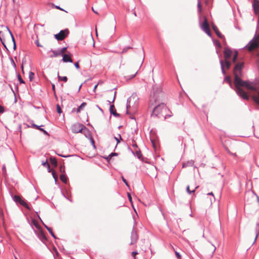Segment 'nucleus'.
<instances>
[{
	"mask_svg": "<svg viewBox=\"0 0 259 259\" xmlns=\"http://www.w3.org/2000/svg\"><path fill=\"white\" fill-rule=\"evenodd\" d=\"M132 49V48L130 47H125L123 49V50L121 52V54H124V53H126L129 49Z\"/></svg>",
	"mask_w": 259,
	"mask_h": 259,
	"instance_id": "32",
	"label": "nucleus"
},
{
	"mask_svg": "<svg viewBox=\"0 0 259 259\" xmlns=\"http://www.w3.org/2000/svg\"><path fill=\"white\" fill-rule=\"evenodd\" d=\"M0 40L6 49L8 50V48L12 47L15 49L16 44L14 37L8 27H5L0 31Z\"/></svg>",
	"mask_w": 259,
	"mask_h": 259,
	"instance_id": "2",
	"label": "nucleus"
},
{
	"mask_svg": "<svg viewBox=\"0 0 259 259\" xmlns=\"http://www.w3.org/2000/svg\"><path fill=\"white\" fill-rule=\"evenodd\" d=\"M258 234H259V223L257 225L255 230V237H254L253 243L256 241Z\"/></svg>",
	"mask_w": 259,
	"mask_h": 259,
	"instance_id": "20",
	"label": "nucleus"
},
{
	"mask_svg": "<svg viewBox=\"0 0 259 259\" xmlns=\"http://www.w3.org/2000/svg\"><path fill=\"white\" fill-rule=\"evenodd\" d=\"M45 227L47 228V229L48 230V231L49 232H51V230L52 229L51 228H49V227H47L46 226H45Z\"/></svg>",
	"mask_w": 259,
	"mask_h": 259,
	"instance_id": "60",
	"label": "nucleus"
},
{
	"mask_svg": "<svg viewBox=\"0 0 259 259\" xmlns=\"http://www.w3.org/2000/svg\"><path fill=\"white\" fill-rule=\"evenodd\" d=\"M220 64L221 65L222 73L225 75L226 74V69L228 70L230 69L231 67V62L229 60H221L220 61Z\"/></svg>",
	"mask_w": 259,
	"mask_h": 259,
	"instance_id": "7",
	"label": "nucleus"
},
{
	"mask_svg": "<svg viewBox=\"0 0 259 259\" xmlns=\"http://www.w3.org/2000/svg\"><path fill=\"white\" fill-rule=\"evenodd\" d=\"M87 104L85 102H83L76 109V112L79 113L82 110L84 107L87 106Z\"/></svg>",
	"mask_w": 259,
	"mask_h": 259,
	"instance_id": "19",
	"label": "nucleus"
},
{
	"mask_svg": "<svg viewBox=\"0 0 259 259\" xmlns=\"http://www.w3.org/2000/svg\"><path fill=\"white\" fill-rule=\"evenodd\" d=\"M60 179L61 181L64 183H66L67 182V178L64 175H61L60 176Z\"/></svg>",
	"mask_w": 259,
	"mask_h": 259,
	"instance_id": "24",
	"label": "nucleus"
},
{
	"mask_svg": "<svg viewBox=\"0 0 259 259\" xmlns=\"http://www.w3.org/2000/svg\"><path fill=\"white\" fill-rule=\"evenodd\" d=\"M194 186L195 187V189L192 191L190 190L189 186H188L187 187V191L189 194H191L192 193L195 192L196 189L198 188V186H196V184L194 185Z\"/></svg>",
	"mask_w": 259,
	"mask_h": 259,
	"instance_id": "23",
	"label": "nucleus"
},
{
	"mask_svg": "<svg viewBox=\"0 0 259 259\" xmlns=\"http://www.w3.org/2000/svg\"><path fill=\"white\" fill-rule=\"evenodd\" d=\"M137 155L139 158H140V156L141 155L140 151H136Z\"/></svg>",
	"mask_w": 259,
	"mask_h": 259,
	"instance_id": "51",
	"label": "nucleus"
},
{
	"mask_svg": "<svg viewBox=\"0 0 259 259\" xmlns=\"http://www.w3.org/2000/svg\"><path fill=\"white\" fill-rule=\"evenodd\" d=\"M52 89L54 92V94L55 95L56 93H55V85L54 84H52Z\"/></svg>",
	"mask_w": 259,
	"mask_h": 259,
	"instance_id": "53",
	"label": "nucleus"
},
{
	"mask_svg": "<svg viewBox=\"0 0 259 259\" xmlns=\"http://www.w3.org/2000/svg\"><path fill=\"white\" fill-rule=\"evenodd\" d=\"M162 94L160 93L154 94L151 96L150 103L151 105L155 106L154 107L152 115L153 116H158L161 114L163 109H165L164 104L161 103Z\"/></svg>",
	"mask_w": 259,
	"mask_h": 259,
	"instance_id": "3",
	"label": "nucleus"
},
{
	"mask_svg": "<svg viewBox=\"0 0 259 259\" xmlns=\"http://www.w3.org/2000/svg\"><path fill=\"white\" fill-rule=\"evenodd\" d=\"M40 236L44 239H45V240L47 239L46 236L45 235V234L42 232H40Z\"/></svg>",
	"mask_w": 259,
	"mask_h": 259,
	"instance_id": "48",
	"label": "nucleus"
},
{
	"mask_svg": "<svg viewBox=\"0 0 259 259\" xmlns=\"http://www.w3.org/2000/svg\"><path fill=\"white\" fill-rule=\"evenodd\" d=\"M117 155V153H112L107 158V159L108 160H110L111 159V157L113 156H114V155Z\"/></svg>",
	"mask_w": 259,
	"mask_h": 259,
	"instance_id": "38",
	"label": "nucleus"
},
{
	"mask_svg": "<svg viewBox=\"0 0 259 259\" xmlns=\"http://www.w3.org/2000/svg\"><path fill=\"white\" fill-rule=\"evenodd\" d=\"M69 32L68 29L61 30L59 33L55 35V37L58 40H62L68 35Z\"/></svg>",
	"mask_w": 259,
	"mask_h": 259,
	"instance_id": "8",
	"label": "nucleus"
},
{
	"mask_svg": "<svg viewBox=\"0 0 259 259\" xmlns=\"http://www.w3.org/2000/svg\"><path fill=\"white\" fill-rule=\"evenodd\" d=\"M201 28L208 35H211V32L210 30L209 26L206 18H205L204 22L202 24Z\"/></svg>",
	"mask_w": 259,
	"mask_h": 259,
	"instance_id": "11",
	"label": "nucleus"
},
{
	"mask_svg": "<svg viewBox=\"0 0 259 259\" xmlns=\"http://www.w3.org/2000/svg\"><path fill=\"white\" fill-rule=\"evenodd\" d=\"M35 44L36 45V46L37 47H42L43 46L42 45H41L38 41V40H36L35 41Z\"/></svg>",
	"mask_w": 259,
	"mask_h": 259,
	"instance_id": "44",
	"label": "nucleus"
},
{
	"mask_svg": "<svg viewBox=\"0 0 259 259\" xmlns=\"http://www.w3.org/2000/svg\"><path fill=\"white\" fill-rule=\"evenodd\" d=\"M198 8H199V10L200 12L201 11V4H200V2H199L198 3Z\"/></svg>",
	"mask_w": 259,
	"mask_h": 259,
	"instance_id": "52",
	"label": "nucleus"
},
{
	"mask_svg": "<svg viewBox=\"0 0 259 259\" xmlns=\"http://www.w3.org/2000/svg\"><path fill=\"white\" fill-rule=\"evenodd\" d=\"M110 113H112L115 116H119V114L116 113L115 107L113 105L110 106Z\"/></svg>",
	"mask_w": 259,
	"mask_h": 259,
	"instance_id": "18",
	"label": "nucleus"
},
{
	"mask_svg": "<svg viewBox=\"0 0 259 259\" xmlns=\"http://www.w3.org/2000/svg\"><path fill=\"white\" fill-rule=\"evenodd\" d=\"M51 172H52L53 178H54L55 181H56L57 180L58 177H57V176L56 174L55 171L52 169H51Z\"/></svg>",
	"mask_w": 259,
	"mask_h": 259,
	"instance_id": "33",
	"label": "nucleus"
},
{
	"mask_svg": "<svg viewBox=\"0 0 259 259\" xmlns=\"http://www.w3.org/2000/svg\"><path fill=\"white\" fill-rule=\"evenodd\" d=\"M57 111L58 112V113H59V114L62 113V110H61V107L59 106V105H58V104L57 105Z\"/></svg>",
	"mask_w": 259,
	"mask_h": 259,
	"instance_id": "37",
	"label": "nucleus"
},
{
	"mask_svg": "<svg viewBox=\"0 0 259 259\" xmlns=\"http://www.w3.org/2000/svg\"><path fill=\"white\" fill-rule=\"evenodd\" d=\"M252 98L254 102L259 105V92L256 95H253Z\"/></svg>",
	"mask_w": 259,
	"mask_h": 259,
	"instance_id": "21",
	"label": "nucleus"
},
{
	"mask_svg": "<svg viewBox=\"0 0 259 259\" xmlns=\"http://www.w3.org/2000/svg\"><path fill=\"white\" fill-rule=\"evenodd\" d=\"M246 47L249 52L258 48L259 47V34L255 35Z\"/></svg>",
	"mask_w": 259,
	"mask_h": 259,
	"instance_id": "6",
	"label": "nucleus"
},
{
	"mask_svg": "<svg viewBox=\"0 0 259 259\" xmlns=\"http://www.w3.org/2000/svg\"><path fill=\"white\" fill-rule=\"evenodd\" d=\"M127 196H128V199L130 201V202H132V196H131V194L130 193H128Z\"/></svg>",
	"mask_w": 259,
	"mask_h": 259,
	"instance_id": "49",
	"label": "nucleus"
},
{
	"mask_svg": "<svg viewBox=\"0 0 259 259\" xmlns=\"http://www.w3.org/2000/svg\"><path fill=\"white\" fill-rule=\"evenodd\" d=\"M119 68L122 69L124 77L128 80L134 78L138 72V68H134L132 66H124L123 64L121 66L120 65Z\"/></svg>",
	"mask_w": 259,
	"mask_h": 259,
	"instance_id": "5",
	"label": "nucleus"
},
{
	"mask_svg": "<svg viewBox=\"0 0 259 259\" xmlns=\"http://www.w3.org/2000/svg\"><path fill=\"white\" fill-rule=\"evenodd\" d=\"M92 10H93V11L95 13V14H98V13L97 11H96L93 7L92 8Z\"/></svg>",
	"mask_w": 259,
	"mask_h": 259,
	"instance_id": "57",
	"label": "nucleus"
},
{
	"mask_svg": "<svg viewBox=\"0 0 259 259\" xmlns=\"http://www.w3.org/2000/svg\"><path fill=\"white\" fill-rule=\"evenodd\" d=\"M212 28L214 30V31L215 32V33H216V34L218 35V36L219 37H220L221 39L225 38L223 34H222L219 31V30L216 25L212 24Z\"/></svg>",
	"mask_w": 259,
	"mask_h": 259,
	"instance_id": "14",
	"label": "nucleus"
},
{
	"mask_svg": "<svg viewBox=\"0 0 259 259\" xmlns=\"http://www.w3.org/2000/svg\"><path fill=\"white\" fill-rule=\"evenodd\" d=\"M74 66L77 69L79 68V65L78 62H75L74 64Z\"/></svg>",
	"mask_w": 259,
	"mask_h": 259,
	"instance_id": "47",
	"label": "nucleus"
},
{
	"mask_svg": "<svg viewBox=\"0 0 259 259\" xmlns=\"http://www.w3.org/2000/svg\"><path fill=\"white\" fill-rule=\"evenodd\" d=\"M138 107V100L136 96H131L126 105L127 114H134L136 112Z\"/></svg>",
	"mask_w": 259,
	"mask_h": 259,
	"instance_id": "4",
	"label": "nucleus"
},
{
	"mask_svg": "<svg viewBox=\"0 0 259 259\" xmlns=\"http://www.w3.org/2000/svg\"><path fill=\"white\" fill-rule=\"evenodd\" d=\"M21 69H22V72L23 74L24 73V69H23V63H22V65H21Z\"/></svg>",
	"mask_w": 259,
	"mask_h": 259,
	"instance_id": "58",
	"label": "nucleus"
},
{
	"mask_svg": "<svg viewBox=\"0 0 259 259\" xmlns=\"http://www.w3.org/2000/svg\"><path fill=\"white\" fill-rule=\"evenodd\" d=\"M138 254V253L137 251H133L132 253V255L134 257V259H136V255Z\"/></svg>",
	"mask_w": 259,
	"mask_h": 259,
	"instance_id": "41",
	"label": "nucleus"
},
{
	"mask_svg": "<svg viewBox=\"0 0 259 259\" xmlns=\"http://www.w3.org/2000/svg\"><path fill=\"white\" fill-rule=\"evenodd\" d=\"M49 233L52 235V236L54 238H56V236H55V234H54V233H53V232L52 229H51V232H49Z\"/></svg>",
	"mask_w": 259,
	"mask_h": 259,
	"instance_id": "50",
	"label": "nucleus"
},
{
	"mask_svg": "<svg viewBox=\"0 0 259 259\" xmlns=\"http://www.w3.org/2000/svg\"><path fill=\"white\" fill-rule=\"evenodd\" d=\"M91 143H92V145L93 146L94 148H95L96 147H95V142H94V140L93 138H91Z\"/></svg>",
	"mask_w": 259,
	"mask_h": 259,
	"instance_id": "45",
	"label": "nucleus"
},
{
	"mask_svg": "<svg viewBox=\"0 0 259 259\" xmlns=\"http://www.w3.org/2000/svg\"><path fill=\"white\" fill-rule=\"evenodd\" d=\"M114 139H115V140H116V141H117V144H118V143H119V140L117 138H116V137H114Z\"/></svg>",
	"mask_w": 259,
	"mask_h": 259,
	"instance_id": "63",
	"label": "nucleus"
},
{
	"mask_svg": "<svg viewBox=\"0 0 259 259\" xmlns=\"http://www.w3.org/2000/svg\"><path fill=\"white\" fill-rule=\"evenodd\" d=\"M99 84V83H98L97 84H96L94 88V91L95 92L96 90L98 87V85Z\"/></svg>",
	"mask_w": 259,
	"mask_h": 259,
	"instance_id": "59",
	"label": "nucleus"
},
{
	"mask_svg": "<svg viewBox=\"0 0 259 259\" xmlns=\"http://www.w3.org/2000/svg\"><path fill=\"white\" fill-rule=\"evenodd\" d=\"M45 227L47 228V229L48 230V231L49 232H51V230L52 229L51 228H49V227H47L46 226H45Z\"/></svg>",
	"mask_w": 259,
	"mask_h": 259,
	"instance_id": "61",
	"label": "nucleus"
},
{
	"mask_svg": "<svg viewBox=\"0 0 259 259\" xmlns=\"http://www.w3.org/2000/svg\"><path fill=\"white\" fill-rule=\"evenodd\" d=\"M58 77L59 80H62L64 82H67L68 80V78L66 76H63V77L60 76L59 75V73H58Z\"/></svg>",
	"mask_w": 259,
	"mask_h": 259,
	"instance_id": "29",
	"label": "nucleus"
},
{
	"mask_svg": "<svg viewBox=\"0 0 259 259\" xmlns=\"http://www.w3.org/2000/svg\"><path fill=\"white\" fill-rule=\"evenodd\" d=\"M42 164L44 166L47 167L49 172H51L50 166L49 164L48 163L47 160H46L44 162H42Z\"/></svg>",
	"mask_w": 259,
	"mask_h": 259,
	"instance_id": "25",
	"label": "nucleus"
},
{
	"mask_svg": "<svg viewBox=\"0 0 259 259\" xmlns=\"http://www.w3.org/2000/svg\"><path fill=\"white\" fill-rule=\"evenodd\" d=\"M50 162L51 163L54 165L55 167H56L57 165V160L55 158H53V157H51L50 158Z\"/></svg>",
	"mask_w": 259,
	"mask_h": 259,
	"instance_id": "22",
	"label": "nucleus"
},
{
	"mask_svg": "<svg viewBox=\"0 0 259 259\" xmlns=\"http://www.w3.org/2000/svg\"><path fill=\"white\" fill-rule=\"evenodd\" d=\"M187 166V164L186 163L183 164V167H185Z\"/></svg>",
	"mask_w": 259,
	"mask_h": 259,
	"instance_id": "64",
	"label": "nucleus"
},
{
	"mask_svg": "<svg viewBox=\"0 0 259 259\" xmlns=\"http://www.w3.org/2000/svg\"><path fill=\"white\" fill-rule=\"evenodd\" d=\"M3 171L4 173H6V166L5 165H4L3 167Z\"/></svg>",
	"mask_w": 259,
	"mask_h": 259,
	"instance_id": "55",
	"label": "nucleus"
},
{
	"mask_svg": "<svg viewBox=\"0 0 259 259\" xmlns=\"http://www.w3.org/2000/svg\"><path fill=\"white\" fill-rule=\"evenodd\" d=\"M233 60H232L233 62L235 63L237 60V57H238V52L237 51H235L234 54L233 55Z\"/></svg>",
	"mask_w": 259,
	"mask_h": 259,
	"instance_id": "30",
	"label": "nucleus"
},
{
	"mask_svg": "<svg viewBox=\"0 0 259 259\" xmlns=\"http://www.w3.org/2000/svg\"><path fill=\"white\" fill-rule=\"evenodd\" d=\"M54 7L57 9H58V10H62L63 11V10L60 7L58 6H54Z\"/></svg>",
	"mask_w": 259,
	"mask_h": 259,
	"instance_id": "54",
	"label": "nucleus"
},
{
	"mask_svg": "<svg viewBox=\"0 0 259 259\" xmlns=\"http://www.w3.org/2000/svg\"><path fill=\"white\" fill-rule=\"evenodd\" d=\"M111 92H112V93L113 94V100H112V101L113 102L115 98L116 92L114 91L113 90H111Z\"/></svg>",
	"mask_w": 259,
	"mask_h": 259,
	"instance_id": "46",
	"label": "nucleus"
},
{
	"mask_svg": "<svg viewBox=\"0 0 259 259\" xmlns=\"http://www.w3.org/2000/svg\"><path fill=\"white\" fill-rule=\"evenodd\" d=\"M254 135L255 137L259 138V126L256 127L254 130Z\"/></svg>",
	"mask_w": 259,
	"mask_h": 259,
	"instance_id": "27",
	"label": "nucleus"
},
{
	"mask_svg": "<svg viewBox=\"0 0 259 259\" xmlns=\"http://www.w3.org/2000/svg\"><path fill=\"white\" fill-rule=\"evenodd\" d=\"M52 54L51 55V57H56L59 55H60V53L59 52H57L55 51H51Z\"/></svg>",
	"mask_w": 259,
	"mask_h": 259,
	"instance_id": "28",
	"label": "nucleus"
},
{
	"mask_svg": "<svg viewBox=\"0 0 259 259\" xmlns=\"http://www.w3.org/2000/svg\"><path fill=\"white\" fill-rule=\"evenodd\" d=\"M63 59L62 60L64 62H72L73 60L71 58L70 55L68 54H63L62 55Z\"/></svg>",
	"mask_w": 259,
	"mask_h": 259,
	"instance_id": "17",
	"label": "nucleus"
},
{
	"mask_svg": "<svg viewBox=\"0 0 259 259\" xmlns=\"http://www.w3.org/2000/svg\"><path fill=\"white\" fill-rule=\"evenodd\" d=\"M131 239H132V240L131 242V244H133L137 242V241L138 239V236L137 233L136 232H133L132 233Z\"/></svg>",
	"mask_w": 259,
	"mask_h": 259,
	"instance_id": "15",
	"label": "nucleus"
},
{
	"mask_svg": "<svg viewBox=\"0 0 259 259\" xmlns=\"http://www.w3.org/2000/svg\"><path fill=\"white\" fill-rule=\"evenodd\" d=\"M224 81L228 83L230 86L232 85V82L231 79V77L230 76H227L224 79Z\"/></svg>",
	"mask_w": 259,
	"mask_h": 259,
	"instance_id": "26",
	"label": "nucleus"
},
{
	"mask_svg": "<svg viewBox=\"0 0 259 259\" xmlns=\"http://www.w3.org/2000/svg\"><path fill=\"white\" fill-rule=\"evenodd\" d=\"M41 126H42V125L38 126V125H36V124H35L34 123H33L32 124V127H33V128H36L37 130H39L40 127H41Z\"/></svg>",
	"mask_w": 259,
	"mask_h": 259,
	"instance_id": "40",
	"label": "nucleus"
},
{
	"mask_svg": "<svg viewBox=\"0 0 259 259\" xmlns=\"http://www.w3.org/2000/svg\"><path fill=\"white\" fill-rule=\"evenodd\" d=\"M228 153L232 155H234V156L236 157L237 156V155L236 154V153H231V152H230L229 151H228Z\"/></svg>",
	"mask_w": 259,
	"mask_h": 259,
	"instance_id": "56",
	"label": "nucleus"
},
{
	"mask_svg": "<svg viewBox=\"0 0 259 259\" xmlns=\"http://www.w3.org/2000/svg\"><path fill=\"white\" fill-rule=\"evenodd\" d=\"M85 127L84 125L80 123H75L71 127V130L74 133H81L83 129Z\"/></svg>",
	"mask_w": 259,
	"mask_h": 259,
	"instance_id": "9",
	"label": "nucleus"
},
{
	"mask_svg": "<svg viewBox=\"0 0 259 259\" xmlns=\"http://www.w3.org/2000/svg\"><path fill=\"white\" fill-rule=\"evenodd\" d=\"M233 52L232 51L228 48H225L224 51V60H229L230 61V59L231 57L233 56Z\"/></svg>",
	"mask_w": 259,
	"mask_h": 259,
	"instance_id": "12",
	"label": "nucleus"
},
{
	"mask_svg": "<svg viewBox=\"0 0 259 259\" xmlns=\"http://www.w3.org/2000/svg\"><path fill=\"white\" fill-rule=\"evenodd\" d=\"M14 200L16 202L19 203L21 205H23L25 207H26L27 209L30 210V208L27 204V203L23 200L18 195H15L14 197Z\"/></svg>",
	"mask_w": 259,
	"mask_h": 259,
	"instance_id": "10",
	"label": "nucleus"
},
{
	"mask_svg": "<svg viewBox=\"0 0 259 259\" xmlns=\"http://www.w3.org/2000/svg\"><path fill=\"white\" fill-rule=\"evenodd\" d=\"M66 50H67V48H62L61 49V50L60 51V52H59V53H60V55H63V54H64V53L66 51Z\"/></svg>",
	"mask_w": 259,
	"mask_h": 259,
	"instance_id": "35",
	"label": "nucleus"
},
{
	"mask_svg": "<svg viewBox=\"0 0 259 259\" xmlns=\"http://www.w3.org/2000/svg\"><path fill=\"white\" fill-rule=\"evenodd\" d=\"M4 111L5 110L4 107L0 105V114L4 113Z\"/></svg>",
	"mask_w": 259,
	"mask_h": 259,
	"instance_id": "42",
	"label": "nucleus"
},
{
	"mask_svg": "<svg viewBox=\"0 0 259 259\" xmlns=\"http://www.w3.org/2000/svg\"><path fill=\"white\" fill-rule=\"evenodd\" d=\"M18 80H19V81L20 83H25V82L22 79V78H21V76L20 75H18Z\"/></svg>",
	"mask_w": 259,
	"mask_h": 259,
	"instance_id": "36",
	"label": "nucleus"
},
{
	"mask_svg": "<svg viewBox=\"0 0 259 259\" xmlns=\"http://www.w3.org/2000/svg\"><path fill=\"white\" fill-rule=\"evenodd\" d=\"M32 222L33 224V225L37 229H38L39 228V225L38 224L37 222L34 220H32Z\"/></svg>",
	"mask_w": 259,
	"mask_h": 259,
	"instance_id": "34",
	"label": "nucleus"
},
{
	"mask_svg": "<svg viewBox=\"0 0 259 259\" xmlns=\"http://www.w3.org/2000/svg\"><path fill=\"white\" fill-rule=\"evenodd\" d=\"M122 178V180L123 181V182L125 184V185L127 186V187H129V185L128 184V183L126 181V180L123 178V177H121Z\"/></svg>",
	"mask_w": 259,
	"mask_h": 259,
	"instance_id": "43",
	"label": "nucleus"
},
{
	"mask_svg": "<svg viewBox=\"0 0 259 259\" xmlns=\"http://www.w3.org/2000/svg\"><path fill=\"white\" fill-rule=\"evenodd\" d=\"M253 8L254 13L255 15H258V25H259V1L254 0L253 3Z\"/></svg>",
	"mask_w": 259,
	"mask_h": 259,
	"instance_id": "13",
	"label": "nucleus"
},
{
	"mask_svg": "<svg viewBox=\"0 0 259 259\" xmlns=\"http://www.w3.org/2000/svg\"><path fill=\"white\" fill-rule=\"evenodd\" d=\"M34 74L32 72H29V78L30 81H32L34 78Z\"/></svg>",
	"mask_w": 259,
	"mask_h": 259,
	"instance_id": "31",
	"label": "nucleus"
},
{
	"mask_svg": "<svg viewBox=\"0 0 259 259\" xmlns=\"http://www.w3.org/2000/svg\"><path fill=\"white\" fill-rule=\"evenodd\" d=\"M175 254L178 259H181V256L180 254L177 251H175Z\"/></svg>",
	"mask_w": 259,
	"mask_h": 259,
	"instance_id": "39",
	"label": "nucleus"
},
{
	"mask_svg": "<svg viewBox=\"0 0 259 259\" xmlns=\"http://www.w3.org/2000/svg\"><path fill=\"white\" fill-rule=\"evenodd\" d=\"M216 250V247L215 246L211 244V243H209L207 246V248H206V251L207 252L209 251V252H211L213 254L215 251Z\"/></svg>",
	"mask_w": 259,
	"mask_h": 259,
	"instance_id": "16",
	"label": "nucleus"
},
{
	"mask_svg": "<svg viewBox=\"0 0 259 259\" xmlns=\"http://www.w3.org/2000/svg\"><path fill=\"white\" fill-rule=\"evenodd\" d=\"M66 197H67V198L68 199H69L70 201H72V200H71V198H70L71 196H69L68 194L67 195Z\"/></svg>",
	"mask_w": 259,
	"mask_h": 259,
	"instance_id": "62",
	"label": "nucleus"
},
{
	"mask_svg": "<svg viewBox=\"0 0 259 259\" xmlns=\"http://www.w3.org/2000/svg\"><path fill=\"white\" fill-rule=\"evenodd\" d=\"M243 64L237 63L236 64L234 69V74L235 76L234 84L236 87V91L238 95L243 99L248 100L249 97L247 93L243 90L241 87H246L247 89L254 91L255 88L252 83L246 81L242 80L239 76L241 70L243 67Z\"/></svg>",
	"mask_w": 259,
	"mask_h": 259,
	"instance_id": "1",
	"label": "nucleus"
}]
</instances>
